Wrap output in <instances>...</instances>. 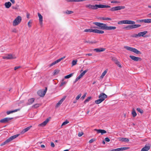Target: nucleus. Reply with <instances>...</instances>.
Wrapping results in <instances>:
<instances>
[{
    "label": "nucleus",
    "instance_id": "f257e3e1",
    "mask_svg": "<svg viewBox=\"0 0 151 151\" xmlns=\"http://www.w3.org/2000/svg\"><path fill=\"white\" fill-rule=\"evenodd\" d=\"M93 24L99 27L98 28L103 30H106L107 25L106 24L98 22H94Z\"/></svg>",
    "mask_w": 151,
    "mask_h": 151
},
{
    "label": "nucleus",
    "instance_id": "f03ea898",
    "mask_svg": "<svg viewBox=\"0 0 151 151\" xmlns=\"http://www.w3.org/2000/svg\"><path fill=\"white\" fill-rule=\"evenodd\" d=\"M22 19V17L20 16H18L13 21V25L14 26L18 25L21 22Z\"/></svg>",
    "mask_w": 151,
    "mask_h": 151
},
{
    "label": "nucleus",
    "instance_id": "7ed1b4c3",
    "mask_svg": "<svg viewBox=\"0 0 151 151\" xmlns=\"http://www.w3.org/2000/svg\"><path fill=\"white\" fill-rule=\"evenodd\" d=\"M15 55L12 54H8L5 56L3 57V58L4 59H13L16 58Z\"/></svg>",
    "mask_w": 151,
    "mask_h": 151
},
{
    "label": "nucleus",
    "instance_id": "20e7f679",
    "mask_svg": "<svg viewBox=\"0 0 151 151\" xmlns=\"http://www.w3.org/2000/svg\"><path fill=\"white\" fill-rule=\"evenodd\" d=\"M47 90V88L46 87L45 89H41L38 91L37 93L38 95L41 97H43L45 94Z\"/></svg>",
    "mask_w": 151,
    "mask_h": 151
},
{
    "label": "nucleus",
    "instance_id": "39448f33",
    "mask_svg": "<svg viewBox=\"0 0 151 151\" xmlns=\"http://www.w3.org/2000/svg\"><path fill=\"white\" fill-rule=\"evenodd\" d=\"M95 10L97 9L98 8H110V6L109 5H106L103 4H96L95 5Z\"/></svg>",
    "mask_w": 151,
    "mask_h": 151
},
{
    "label": "nucleus",
    "instance_id": "423d86ee",
    "mask_svg": "<svg viewBox=\"0 0 151 151\" xmlns=\"http://www.w3.org/2000/svg\"><path fill=\"white\" fill-rule=\"evenodd\" d=\"M147 33V31H144L139 32L138 34H136L133 36V37H144V35Z\"/></svg>",
    "mask_w": 151,
    "mask_h": 151
},
{
    "label": "nucleus",
    "instance_id": "0eeeda50",
    "mask_svg": "<svg viewBox=\"0 0 151 151\" xmlns=\"http://www.w3.org/2000/svg\"><path fill=\"white\" fill-rule=\"evenodd\" d=\"M65 58V56H64L58 60H57L55 61L54 62H53L52 63H51L49 65V67H51L52 66L56 64L57 63H59L60 61L61 60L64 59Z\"/></svg>",
    "mask_w": 151,
    "mask_h": 151
},
{
    "label": "nucleus",
    "instance_id": "6e6552de",
    "mask_svg": "<svg viewBox=\"0 0 151 151\" xmlns=\"http://www.w3.org/2000/svg\"><path fill=\"white\" fill-rule=\"evenodd\" d=\"M129 148L128 147H124L118 148L116 149H112V150H109L108 151H121L127 150Z\"/></svg>",
    "mask_w": 151,
    "mask_h": 151
},
{
    "label": "nucleus",
    "instance_id": "1a4fd4ad",
    "mask_svg": "<svg viewBox=\"0 0 151 151\" xmlns=\"http://www.w3.org/2000/svg\"><path fill=\"white\" fill-rule=\"evenodd\" d=\"M132 24V21L131 20H123L118 22V24Z\"/></svg>",
    "mask_w": 151,
    "mask_h": 151
},
{
    "label": "nucleus",
    "instance_id": "9d476101",
    "mask_svg": "<svg viewBox=\"0 0 151 151\" xmlns=\"http://www.w3.org/2000/svg\"><path fill=\"white\" fill-rule=\"evenodd\" d=\"M13 119V118H5L1 120L0 122L2 123H6Z\"/></svg>",
    "mask_w": 151,
    "mask_h": 151
},
{
    "label": "nucleus",
    "instance_id": "9b49d317",
    "mask_svg": "<svg viewBox=\"0 0 151 151\" xmlns=\"http://www.w3.org/2000/svg\"><path fill=\"white\" fill-rule=\"evenodd\" d=\"M112 60L119 67L121 68L122 66L120 64L119 62L118 61L116 58L113 57L112 58Z\"/></svg>",
    "mask_w": 151,
    "mask_h": 151
},
{
    "label": "nucleus",
    "instance_id": "f8f14e48",
    "mask_svg": "<svg viewBox=\"0 0 151 151\" xmlns=\"http://www.w3.org/2000/svg\"><path fill=\"white\" fill-rule=\"evenodd\" d=\"M150 145L149 144L146 145L141 150V151H148L150 148Z\"/></svg>",
    "mask_w": 151,
    "mask_h": 151
},
{
    "label": "nucleus",
    "instance_id": "ddd939ff",
    "mask_svg": "<svg viewBox=\"0 0 151 151\" xmlns=\"http://www.w3.org/2000/svg\"><path fill=\"white\" fill-rule=\"evenodd\" d=\"M107 97V96L104 93H101L99 96V98L103 100V101Z\"/></svg>",
    "mask_w": 151,
    "mask_h": 151
},
{
    "label": "nucleus",
    "instance_id": "4468645a",
    "mask_svg": "<svg viewBox=\"0 0 151 151\" xmlns=\"http://www.w3.org/2000/svg\"><path fill=\"white\" fill-rule=\"evenodd\" d=\"M105 48H95L94 49V51H96L97 52H103L105 50Z\"/></svg>",
    "mask_w": 151,
    "mask_h": 151
},
{
    "label": "nucleus",
    "instance_id": "2eb2a0df",
    "mask_svg": "<svg viewBox=\"0 0 151 151\" xmlns=\"http://www.w3.org/2000/svg\"><path fill=\"white\" fill-rule=\"evenodd\" d=\"M66 98L65 96H64L59 102L56 104V107H58L62 103Z\"/></svg>",
    "mask_w": 151,
    "mask_h": 151
},
{
    "label": "nucleus",
    "instance_id": "dca6fc26",
    "mask_svg": "<svg viewBox=\"0 0 151 151\" xmlns=\"http://www.w3.org/2000/svg\"><path fill=\"white\" fill-rule=\"evenodd\" d=\"M37 14L39 17V20L40 23L41 25L42 24L43 17L42 15L39 13H38Z\"/></svg>",
    "mask_w": 151,
    "mask_h": 151
},
{
    "label": "nucleus",
    "instance_id": "f3484780",
    "mask_svg": "<svg viewBox=\"0 0 151 151\" xmlns=\"http://www.w3.org/2000/svg\"><path fill=\"white\" fill-rule=\"evenodd\" d=\"M35 99L33 98H31L29 99L27 102L26 104L27 105H28L32 104L35 101Z\"/></svg>",
    "mask_w": 151,
    "mask_h": 151
},
{
    "label": "nucleus",
    "instance_id": "a211bd4d",
    "mask_svg": "<svg viewBox=\"0 0 151 151\" xmlns=\"http://www.w3.org/2000/svg\"><path fill=\"white\" fill-rule=\"evenodd\" d=\"M49 121V119L48 118L45 121L40 124L39 126L41 127L45 126L47 124Z\"/></svg>",
    "mask_w": 151,
    "mask_h": 151
},
{
    "label": "nucleus",
    "instance_id": "6ab92c4d",
    "mask_svg": "<svg viewBox=\"0 0 151 151\" xmlns=\"http://www.w3.org/2000/svg\"><path fill=\"white\" fill-rule=\"evenodd\" d=\"M32 127L31 126H30L24 129L21 132V134H24V133L26 132L27 131H28Z\"/></svg>",
    "mask_w": 151,
    "mask_h": 151
},
{
    "label": "nucleus",
    "instance_id": "aec40b11",
    "mask_svg": "<svg viewBox=\"0 0 151 151\" xmlns=\"http://www.w3.org/2000/svg\"><path fill=\"white\" fill-rule=\"evenodd\" d=\"M19 134H16L15 135H13L10 137L9 138L7 139V140H8L9 142L11 141L13 139L18 137L19 136Z\"/></svg>",
    "mask_w": 151,
    "mask_h": 151
},
{
    "label": "nucleus",
    "instance_id": "412c9836",
    "mask_svg": "<svg viewBox=\"0 0 151 151\" xmlns=\"http://www.w3.org/2000/svg\"><path fill=\"white\" fill-rule=\"evenodd\" d=\"M86 7L87 8H88L90 9L95 10V5H92L91 4H88L86 6Z\"/></svg>",
    "mask_w": 151,
    "mask_h": 151
},
{
    "label": "nucleus",
    "instance_id": "4be33fe9",
    "mask_svg": "<svg viewBox=\"0 0 151 151\" xmlns=\"http://www.w3.org/2000/svg\"><path fill=\"white\" fill-rule=\"evenodd\" d=\"M125 8L124 6H115V10L116 11H118L120 10L121 9H124Z\"/></svg>",
    "mask_w": 151,
    "mask_h": 151
},
{
    "label": "nucleus",
    "instance_id": "5701e85b",
    "mask_svg": "<svg viewBox=\"0 0 151 151\" xmlns=\"http://www.w3.org/2000/svg\"><path fill=\"white\" fill-rule=\"evenodd\" d=\"M116 27L114 26H106V30H114L116 29Z\"/></svg>",
    "mask_w": 151,
    "mask_h": 151
},
{
    "label": "nucleus",
    "instance_id": "b1692460",
    "mask_svg": "<svg viewBox=\"0 0 151 151\" xmlns=\"http://www.w3.org/2000/svg\"><path fill=\"white\" fill-rule=\"evenodd\" d=\"M12 4L10 2H6L4 4L5 7L7 8H9L11 6Z\"/></svg>",
    "mask_w": 151,
    "mask_h": 151
},
{
    "label": "nucleus",
    "instance_id": "393cba45",
    "mask_svg": "<svg viewBox=\"0 0 151 151\" xmlns=\"http://www.w3.org/2000/svg\"><path fill=\"white\" fill-rule=\"evenodd\" d=\"M104 32L102 30H101L97 29H94V33L99 34H103Z\"/></svg>",
    "mask_w": 151,
    "mask_h": 151
},
{
    "label": "nucleus",
    "instance_id": "a878e982",
    "mask_svg": "<svg viewBox=\"0 0 151 151\" xmlns=\"http://www.w3.org/2000/svg\"><path fill=\"white\" fill-rule=\"evenodd\" d=\"M132 59L133 60H134V61H136L141 60V58H140L136 57L133 56L132 57Z\"/></svg>",
    "mask_w": 151,
    "mask_h": 151
},
{
    "label": "nucleus",
    "instance_id": "bb28decb",
    "mask_svg": "<svg viewBox=\"0 0 151 151\" xmlns=\"http://www.w3.org/2000/svg\"><path fill=\"white\" fill-rule=\"evenodd\" d=\"M84 32H93L94 33V29H86L85 30H84Z\"/></svg>",
    "mask_w": 151,
    "mask_h": 151
},
{
    "label": "nucleus",
    "instance_id": "cd10ccee",
    "mask_svg": "<svg viewBox=\"0 0 151 151\" xmlns=\"http://www.w3.org/2000/svg\"><path fill=\"white\" fill-rule=\"evenodd\" d=\"M19 109H16L13 111H7L6 112V114L7 115H9L10 114L14 112H16L19 111Z\"/></svg>",
    "mask_w": 151,
    "mask_h": 151
},
{
    "label": "nucleus",
    "instance_id": "c85d7f7f",
    "mask_svg": "<svg viewBox=\"0 0 151 151\" xmlns=\"http://www.w3.org/2000/svg\"><path fill=\"white\" fill-rule=\"evenodd\" d=\"M132 50H133V52H134L135 53L137 54H141V52L135 48H133Z\"/></svg>",
    "mask_w": 151,
    "mask_h": 151
},
{
    "label": "nucleus",
    "instance_id": "c756f323",
    "mask_svg": "<svg viewBox=\"0 0 151 151\" xmlns=\"http://www.w3.org/2000/svg\"><path fill=\"white\" fill-rule=\"evenodd\" d=\"M88 70V69H86L82 73H81L79 76L80 78H81Z\"/></svg>",
    "mask_w": 151,
    "mask_h": 151
},
{
    "label": "nucleus",
    "instance_id": "7c9ffc66",
    "mask_svg": "<svg viewBox=\"0 0 151 151\" xmlns=\"http://www.w3.org/2000/svg\"><path fill=\"white\" fill-rule=\"evenodd\" d=\"M119 140L123 142H127L129 141V139L127 138H119Z\"/></svg>",
    "mask_w": 151,
    "mask_h": 151
},
{
    "label": "nucleus",
    "instance_id": "2f4dec72",
    "mask_svg": "<svg viewBox=\"0 0 151 151\" xmlns=\"http://www.w3.org/2000/svg\"><path fill=\"white\" fill-rule=\"evenodd\" d=\"M132 23H133V26H132L133 28H137V27H140L141 26L140 25L134 24L135 23V22L134 21H133Z\"/></svg>",
    "mask_w": 151,
    "mask_h": 151
},
{
    "label": "nucleus",
    "instance_id": "473e14b6",
    "mask_svg": "<svg viewBox=\"0 0 151 151\" xmlns=\"http://www.w3.org/2000/svg\"><path fill=\"white\" fill-rule=\"evenodd\" d=\"M84 42L85 43H89L90 44H93L96 43L97 42H96V41H95L92 42V41H90L89 40H88V41H84Z\"/></svg>",
    "mask_w": 151,
    "mask_h": 151
},
{
    "label": "nucleus",
    "instance_id": "72a5a7b5",
    "mask_svg": "<svg viewBox=\"0 0 151 151\" xmlns=\"http://www.w3.org/2000/svg\"><path fill=\"white\" fill-rule=\"evenodd\" d=\"M103 101V100L101 99H99L95 101V103L96 104H99Z\"/></svg>",
    "mask_w": 151,
    "mask_h": 151
},
{
    "label": "nucleus",
    "instance_id": "f704fd0d",
    "mask_svg": "<svg viewBox=\"0 0 151 151\" xmlns=\"http://www.w3.org/2000/svg\"><path fill=\"white\" fill-rule=\"evenodd\" d=\"M107 72V70H105L102 74L101 76H100V78H104V76L106 74Z\"/></svg>",
    "mask_w": 151,
    "mask_h": 151
},
{
    "label": "nucleus",
    "instance_id": "c9c22d12",
    "mask_svg": "<svg viewBox=\"0 0 151 151\" xmlns=\"http://www.w3.org/2000/svg\"><path fill=\"white\" fill-rule=\"evenodd\" d=\"M124 29H126L127 30H129L132 29V25H128L127 26L125 27Z\"/></svg>",
    "mask_w": 151,
    "mask_h": 151
},
{
    "label": "nucleus",
    "instance_id": "e433bc0d",
    "mask_svg": "<svg viewBox=\"0 0 151 151\" xmlns=\"http://www.w3.org/2000/svg\"><path fill=\"white\" fill-rule=\"evenodd\" d=\"M124 48L126 49L127 50L132 51V47H129L128 46H125L124 47Z\"/></svg>",
    "mask_w": 151,
    "mask_h": 151
},
{
    "label": "nucleus",
    "instance_id": "4c0bfd02",
    "mask_svg": "<svg viewBox=\"0 0 151 151\" xmlns=\"http://www.w3.org/2000/svg\"><path fill=\"white\" fill-rule=\"evenodd\" d=\"M40 105L38 104H35L32 106V107L34 108H36L39 107Z\"/></svg>",
    "mask_w": 151,
    "mask_h": 151
},
{
    "label": "nucleus",
    "instance_id": "58836bf2",
    "mask_svg": "<svg viewBox=\"0 0 151 151\" xmlns=\"http://www.w3.org/2000/svg\"><path fill=\"white\" fill-rule=\"evenodd\" d=\"M73 13V11H69L68 10H67L66 12H64V13H65L66 14H72Z\"/></svg>",
    "mask_w": 151,
    "mask_h": 151
},
{
    "label": "nucleus",
    "instance_id": "ea45409f",
    "mask_svg": "<svg viewBox=\"0 0 151 151\" xmlns=\"http://www.w3.org/2000/svg\"><path fill=\"white\" fill-rule=\"evenodd\" d=\"M73 73H71L68 75L66 76L65 77V78H69L72 76L73 75Z\"/></svg>",
    "mask_w": 151,
    "mask_h": 151
},
{
    "label": "nucleus",
    "instance_id": "a19ab883",
    "mask_svg": "<svg viewBox=\"0 0 151 151\" xmlns=\"http://www.w3.org/2000/svg\"><path fill=\"white\" fill-rule=\"evenodd\" d=\"M77 60H74L72 61V66L75 65L77 64Z\"/></svg>",
    "mask_w": 151,
    "mask_h": 151
},
{
    "label": "nucleus",
    "instance_id": "79ce46f5",
    "mask_svg": "<svg viewBox=\"0 0 151 151\" xmlns=\"http://www.w3.org/2000/svg\"><path fill=\"white\" fill-rule=\"evenodd\" d=\"M9 142L8 140L7 139L5 142H4L3 143L1 144V146H3L4 145L7 144Z\"/></svg>",
    "mask_w": 151,
    "mask_h": 151
},
{
    "label": "nucleus",
    "instance_id": "37998d69",
    "mask_svg": "<svg viewBox=\"0 0 151 151\" xmlns=\"http://www.w3.org/2000/svg\"><path fill=\"white\" fill-rule=\"evenodd\" d=\"M145 23H151V19H145Z\"/></svg>",
    "mask_w": 151,
    "mask_h": 151
},
{
    "label": "nucleus",
    "instance_id": "c03bdc74",
    "mask_svg": "<svg viewBox=\"0 0 151 151\" xmlns=\"http://www.w3.org/2000/svg\"><path fill=\"white\" fill-rule=\"evenodd\" d=\"M91 97H88L87 99H86L84 101V103H86L88 102L91 99Z\"/></svg>",
    "mask_w": 151,
    "mask_h": 151
},
{
    "label": "nucleus",
    "instance_id": "a18cd8bd",
    "mask_svg": "<svg viewBox=\"0 0 151 151\" xmlns=\"http://www.w3.org/2000/svg\"><path fill=\"white\" fill-rule=\"evenodd\" d=\"M137 110L141 114L143 113V110L141 109L140 108H137Z\"/></svg>",
    "mask_w": 151,
    "mask_h": 151
},
{
    "label": "nucleus",
    "instance_id": "49530a36",
    "mask_svg": "<svg viewBox=\"0 0 151 151\" xmlns=\"http://www.w3.org/2000/svg\"><path fill=\"white\" fill-rule=\"evenodd\" d=\"M69 123V122L66 120V121H65V122H64L63 124H62V126H63V125H65L66 124H67L68 123Z\"/></svg>",
    "mask_w": 151,
    "mask_h": 151
},
{
    "label": "nucleus",
    "instance_id": "de8ad7c7",
    "mask_svg": "<svg viewBox=\"0 0 151 151\" xmlns=\"http://www.w3.org/2000/svg\"><path fill=\"white\" fill-rule=\"evenodd\" d=\"M137 115L135 111L133 109V117H135L137 116Z\"/></svg>",
    "mask_w": 151,
    "mask_h": 151
},
{
    "label": "nucleus",
    "instance_id": "09e8293b",
    "mask_svg": "<svg viewBox=\"0 0 151 151\" xmlns=\"http://www.w3.org/2000/svg\"><path fill=\"white\" fill-rule=\"evenodd\" d=\"M59 72V70H54V75H56L58 74Z\"/></svg>",
    "mask_w": 151,
    "mask_h": 151
},
{
    "label": "nucleus",
    "instance_id": "8fccbe9b",
    "mask_svg": "<svg viewBox=\"0 0 151 151\" xmlns=\"http://www.w3.org/2000/svg\"><path fill=\"white\" fill-rule=\"evenodd\" d=\"M66 83V82L64 81V80L63 79L62 80V81L60 84V86H63Z\"/></svg>",
    "mask_w": 151,
    "mask_h": 151
},
{
    "label": "nucleus",
    "instance_id": "3c124183",
    "mask_svg": "<svg viewBox=\"0 0 151 151\" xmlns=\"http://www.w3.org/2000/svg\"><path fill=\"white\" fill-rule=\"evenodd\" d=\"M106 133V131L104 129H101V134L102 135H103L104 133Z\"/></svg>",
    "mask_w": 151,
    "mask_h": 151
},
{
    "label": "nucleus",
    "instance_id": "603ef678",
    "mask_svg": "<svg viewBox=\"0 0 151 151\" xmlns=\"http://www.w3.org/2000/svg\"><path fill=\"white\" fill-rule=\"evenodd\" d=\"M81 94L80 93L76 97V100H78L81 96Z\"/></svg>",
    "mask_w": 151,
    "mask_h": 151
},
{
    "label": "nucleus",
    "instance_id": "864d4df0",
    "mask_svg": "<svg viewBox=\"0 0 151 151\" xmlns=\"http://www.w3.org/2000/svg\"><path fill=\"white\" fill-rule=\"evenodd\" d=\"M101 129H95L94 130L97 132V133H101Z\"/></svg>",
    "mask_w": 151,
    "mask_h": 151
},
{
    "label": "nucleus",
    "instance_id": "5fc2aeb1",
    "mask_svg": "<svg viewBox=\"0 0 151 151\" xmlns=\"http://www.w3.org/2000/svg\"><path fill=\"white\" fill-rule=\"evenodd\" d=\"M83 134V132H80L78 134V135L79 137L81 136Z\"/></svg>",
    "mask_w": 151,
    "mask_h": 151
},
{
    "label": "nucleus",
    "instance_id": "6e6d98bb",
    "mask_svg": "<svg viewBox=\"0 0 151 151\" xmlns=\"http://www.w3.org/2000/svg\"><path fill=\"white\" fill-rule=\"evenodd\" d=\"M109 10L112 11H115V7H113L111 8Z\"/></svg>",
    "mask_w": 151,
    "mask_h": 151
},
{
    "label": "nucleus",
    "instance_id": "4d7b16f0",
    "mask_svg": "<svg viewBox=\"0 0 151 151\" xmlns=\"http://www.w3.org/2000/svg\"><path fill=\"white\" fill-rule=\"evenodd\" d=\"M111 3H119V1H112L111 2Z\"/></svg>",
    "mask_w": 151,
    "mask_h": 151
},
{
    "label": "nucleus",
    "instance_id": "13d9d810",
    "mask_svg": "<svg viewBox=\"0 0 151 151\" xmlns=\"http://www.w3.org/2000/svg\"><path fill=\"white\" fill-rule=\"evenodd\" d=\"M105 140L106 142H109L110 141V139L109 138H108V137H106L105 139Z\"/></svg>",
    "mask_w": 151,
    "mask_h": 151
},
{
    "label": "nucleus",
    "instance_id": "bf43d9fd",
    "mask_svg": "<svg viewBox=\"0 0 151 151\" xmlns=\"http://www.w3.org/2000/svg\"><path fill=\"white\" fill-rule=\"evenodd\" d=\"M80 78L78 76V77H77L76 79L75 80V81L74 82V83H75L77 81H78L79 79H80Z\"/></svg>",
    "mask_w": 151,
    "mask_h": 151
},
{
    "label": "nucleus",
    "instance_id": "052dcab7",
    "mask_svg": "<svg viewBox=\"0 0 151 151\" xmlns=\"http://www.w3.org/2000/svg\"><path fill=\"white\" fill-rule=\"evenodd\" d=\"M95 141V139H91L89 141V143H92Z\"/></svg>",
    "mask_w": 151,
    "mask_h": 151
},
{
    "label": "nucleus",
    "instance_id": "680f3d73",
    "mask_svg": "<svg viewBox=\"0 0 151 151\" xmlns=\"http://www.w3.org/2000/svg\"><path fill=\"white\" fill-rule=\"evenodd\" d=\"M86 93H85L81 97V98L82 99H84L86 96Z\"/></svg>",
    "mask_w": 151,
    "mask_h": 151
},
{
    "label": "nucleus",
    "instance_id": "e2e57ef3",
    "mask_svg": "<svg viewBox=\"0 0 151 151\" xmlns=\"http://www.w3.org/2000/svg\"><path fill=\"white\" fill-rule=\"evenodd\" d=\"M20 68V66H16L14 68V70H16L17 69Z\"/></svg>",
    "mask_w": 151,
    "mask_h": 151
},
{
    "label": "nucleus",
    "instance_id": "0e129e2a",
    "mask_svg": "<svg viewBox=\"0 0 151 151\" xmlns=\"http://www.w3.org/2000/svg\"><path fill=\"white\" fill-rule=\"evenodd\" d=\"M30 21H29V22L28 23V24H27V25H28V26L29 27H31V25L30 24L31 23V22H30Z\"/></svg>",
    "mask_w": 151,
    "mask_h": 151
},
{
    "label": "nucleus",
    "instance_id": "69168bd1",
    "mask_svg": "<svg viewBox=\"0 0 151 151\" xmlns=\"http://www.w3.org/2000/svg\"><path fill=\"white\" fill-rule=\"evenodd\" d=\"M145 19H141L139 20V22H145Z\"/></svg>",
    "mask_w": 151,
    "mask_h": 151
},
{
    "label": "nucleus",
    "instance_id": "338daca9",
    "mask_svg": "<svg viewBox=\"0 0 151 151\" xmlns=\"http://www.w3.org/2000/svg\"><path fill=\"white\" fill-rule=\"evenodd\" d=\"M51 145L52 147H55V145L53 142H51Z\"/></svg>",
    "mask_w": 151,
    "mask_h": 151
},
{
    "label": "nucleus",
    "instance_id": "774afa93",
    "mask_svg": "<svg viewBox=\"0 0 151 151\" xmlns=\"http://www.w3.org/2000/svg\"><path fill=\"white\" fill-rule=\"evenodd\" d=\"M12 32L14 33H17V32L16 29H13L12 30Z\"/></svg>",
    "mask_w": 151,
    "mask_h": 151
}]
</instances>
